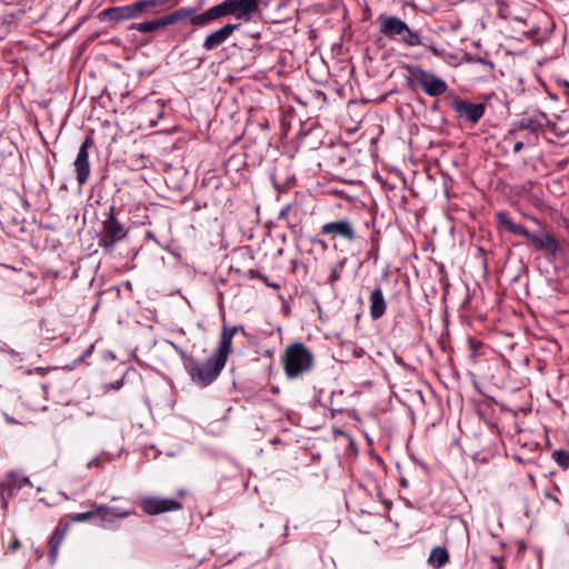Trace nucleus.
Wrapping results in <instances>:
<instances>
[{"label": "nucleus", "instance_id": "obj_22", "mask_svg": "<svg viewBox=\"0 0 569 569\" xmlns=\"http://www.w3.org/2000/svg\"><path fill=\"white\" fill-rule=\"evenodd\" d=\"M131 29H134L141 33H151L160 28H159L158 20L153 19L150 21L134 23V24H132Z\"/></svg>", "mask_w": 569, "mask_h": 569}, {"label": "nucleus", "instance_id": "obj_24", "mask_svg": "<svg viewBox=\"0 0 569 569\" xmlns=\"http://www.w3.org/2000/svg\"><path fill=\"white\" fill-rule=\"evenodd\" d=\"M552 458L562 468L569 467V452L565 450H557L552 453Z\"/></svg>", "mask_w": 569, "mask_h": 569}, {"label": "nucleus", "instance_id": "obj_17", "mask_svg": "<svg viewBox=\"0 0 569 569\" xmlns=\"http://www.w3.org/2000/svg\"><path fill=\"white\" fill-rule=\"evenodd\" d=\"M370 317L373 320H378L382 318V316L386 313L387 310V302L383 297L382 289L380 287H377L372 290L370 297Z\"/></svg>", "mask_w": 569, "mask_h": 569}, {"label": "nucleus", "instance_id": "obj_16", "mask_svg": "<svg viewBox=\"0 0 569 569\" xmlns=\"http://www.w3.org/2000/svg\"><path fill=\"white\" fill-rule=\"evenodd\" d=\"M94 515L101 521L112 522L116 519H123L131 515L130 511L122 510L117 507H107L94 502Z\"/></svg>", "mask_w": 569, "mask_h": 569}, {"label": "nucleus", "instance_id": "obj_20", "mask_svg": "<svg viewBox=\"0 0 569 569\" xmlns=\"http://www.w3.org/2000/svg\"><path fill=\"white\" fill-rule=\"evenodd\" d=\"M449 561V553L443 547H435L428 558L429 565L435 569H440Z\"/></svg>", "mask_w": 569, "mask_h": 569}, {"label": "nucleus", "instance_id": "obj_1", "mask_svg": "<svg viewBox=\"0 0 569 569\" xmlns=\"http://www.w3.org/2000/svg\"><path fill=\"white\" fill-rule=\"evenodd\" d=\"M379 31L389 40L397 41L407 47L422 44L418 31L411 29L402 19L397 16L382 13L378 17Z\"/></svg>", "mask_w": 569, "mask_h": 569}, {"label": "nucleus", "instance_id": "obj_31", "mask_svg": "<svg viewBox=\"0 0 569 569\" xmlns=\"http://www.w3.org/2000/svg\"><path fill=\"white\" fill-rule=\"evenodd\" d=\"M522 149H523V142H521V141H518V142L513 146V152H515V153L520 152Z\"/></svg>", "mask_w": 569, "mask_h": 569}, {"label": "nucleus", "instance_id": "obj_10", "mask_svg": "<svg viewBox=\"0 0 569 569\" xmlns=\"http://www.w3.org/2000/svg\"><path fill=\"white\" fill-rule=\"evenodd\" d=\"M93 146L91 137H87L81 143L76 160L73 162L77 181L79 186L87 183L90 177L89 149Z\"/></svg>", "mask_w": 569, "mask_h": 569}, {"label": "nucleus", "instance_id": "obj_6", "mask_svg": "<svg viewBox=\"0 0 569 569\" xmlns=\"http://www.w3.org/2000/svg\"><path fill=\"white\" fill-rule=\"evenodd\" d=\"M222 360L212 355L204 362H193L190 366L191 379L201 387L209 386L224 368Z\"/></svg>", "mask_w": 569, "mask_h": 569}, {"label": "nucleus", "instance_id": "obj_18", "mask_svg": "<svg viewBox=\"0 0 569 569\" xmlns=\"http://www.w3.org/2000/svg\"><path fill=\"white\" fill-rule=\"evenodd\" d=\"M194 12H196V9L191 8V7L179 8L166 16L157 18L159 28L163 29L169 26H172L181 20H184V19L191 17Z\"/></svg>", "mask_w": 569, "mask_h": 569}, {"label": "nucleus", "instance_id": "obj_5", "mask_svg": "<svg viewBox=\"0 0 569 569\" xmlns=\"http://www.w3.org/2000/svg\"><path fill=\"white\" fill-rule=\"evenodd\" d=\"M261 0H223L218 3L221 18L233 16L238 20L249 22L259 12Z\"/></svg>", "mask_w": 569, "mask_h": 569}, {"label": "nucleus", "instance_id": "obj_9", "mask_svg": "<svg viewBox=\"0 0 569 569\" xmlns=\"http://www.w3.org/2000/svg\"><path fill=\"white\" fill-rule=\"evenodd\" d=\"M452 109L458 118L476 124L483 117L486 106L483 103H472L461 98H456L452 101Z\"/></svg>", "mask_w": 569, "mask_h": 569}, {"label": "nucleus", "instance_id": "obj_26", "mask_svg": "<svg viewBox=\"0 0 569 569\" xmlns=\"http://www.w3.org/2000/svg\"><path fill=\"white\" fill-rule=\"evenodd\" d=\"M111 460H112L111 456H109V455H102V456H99V457L93 458V459L88 463V467H89V468H91V467L101 468V467H103L106 463L111 462Z\"/></svg>", "mask_w": 569, "mask_h": 569}, {"label": "nucleus", "instance_id": "obj_28", "mask_svg": "<svg viewBox=\"0 0 569 569\" xmlns=\"http://www.w3.org/2000/svg\"><path fill=\"white\" fill-rule=\"evenodd\" d=\"M21 547V542L19 540V538L12 533V538H11V541L9 542L8 547H7V552L8 553H13L16 552L19 548Z\"/></svg>", "mask_w": 569, "mask_h": 569}, {"label": "nucleus", "instance_id": "obj_19", "mask_svg": "<svg viewBox=\"0 0 569 569\" xmlns=\"http://www.w3.org/2000/svg\"><path fill=\"white\" fill-rule=\"evenodd\" d=\"M189 18H190V23L193 27H204L216 20L221 19V14H220V9L218 8V4H216L200 14H196V12H194Z\"/></svg>", "mask_w": 569, "mask_h": 569}, {"label": "nucleus", "instance_id": "obj_4", "mask_svg": "<svg viewBox=\"0 0 569 569\" xmlns=\"http://www.w3.org/2000/svg\"><path fill=\"white\" fill-rule=\"evenodd\" d=\"M408 81L412 87H419L423 92L430 97L443 94L448 90V84L445 80L436 74L423 70L419 66L407 67Z\"/></svg>", "mask_w": 569, "mask_h": 569}, {"label": "nucleus", "instance_id": "obj_35", "mask_svg": "<svg viewBox=\"0 0 569 569\" xmlns=\"http://www.w3.org/2000/svg\"><path fill=\"white\" fill-rule=\"evenodd\" d=\"M315 243L320 244L323 249H327V243L323 240H313Z\"/></svg>", "mask_w": 569, "mask_h": 569}, {"label": "nucleus", "instance_id": "obj_34", "mask_svg": "<svg viewBox=\"0 0 569 569\" xmlns=\"http://www.w3.org/2000/svg\"><path fill=\"white\" fill-rule=\"evenodd\" d=\"M479 61L486 66H488L490 69H493V64L492 62L490 61H487V60H483V59H479Z\"/></svg>", "mask_w": 569, "mask_h": 569}, {"label": "nucleus", "instance_id": "obj_36", "mask_svg": "<svg viewBox=\"0 0 569 569\" xmlns=\"http://www.w3.org/2000/svg\"><path fill=\"white\" fill-rule=\"evenodd\" d=\"M470 343H471L472 348H477V346L479 345V343H477V342H476V341H473V340H471V341H470Z\"/></svg>", "mask_w": 569, "mask_h": 569}, {"label": "nucleus", "instance_id": "obj_33", "mask_svg": "<svg viewBox=\"0 0 569 569\" xmlns=\"http://www.w3.org/2000/svg\"><path fill=\"white\" fill-rule=\"evenodd\" d=\"M546 497H547L548 499H550V500L555 501L556 503H560L559 499H558L556 496H553L552 493H550V492H547V493H546Z\"/></svg>", "mask_w": 569, "mask_h": 569}, {"label": "nucleus", "instance_id": "obj_2", "mask_svg": "<svg viewBox=\"0 0 569 569\" xmlns=\"http://www.w3.org/2000/svg\"><path fill=\"white\" fill-rule=\"evenodd\" d=\"M281 361L286 376L289 379H297L311 371L315 357L305 345L296 342L286 348Z\"/></svg>", "mask_w": 569, "mask_h": 569}, {"label": "nucleus", "instance_id": "obj_32", "mask_svg": "<svg viewBox=\"0 0 569 569\" xmlns=\"http://www.w3.org/2000/svg\"><path fill=\"white\" fill-rule=\"evenodd\" d=\"M250 277L251 278H259L261 280H266V277L261 276L259 272L253 271V270L250 271Z\"/></svg>", "mask_w": 569, "mask_h": 569}, {"label": "nucleus", "instance_id": "obj_3", "mask_svg": "<svg viewBox=\"0 0 569 569\" xmlns=\"http://www.w3.org/2000/svg\"><path fill=\"white\" fill-rule=\"evenodd\" d=\"M498 222L503 226L508 231L527 238L536 250H543L548 253L555 254L560 250L558 240L550 233L533 234L529 232L523 226L515 223L507 213H497Z\"/></svg>", "mask_w": 569, "mask_h": 569}, {"label": "nucleus", "instance_id": "obj_12", "mask_svg": "<svg viewBox=\"0 0 569 569\" xmlns=\"http://www.w3.org/2000/svg\"><path fill=\"white\" fill-rule=\"evenodd\" d=\"M239 28V24L228 23L216 30L214 32L208 34L203 41V48L207 51H211L227 41L232 33Z\"/></svg>", "mask_w": 569, "mask_h": 569}, {"label": "nucleus", "instance_id": "obj_13", "mask_svg": "<svg viewBox=\"0 0 569 569\" xmlns=\"http://www.w3.org/2000/svg\"><path fill=\"white\" fill-rule=\"evenodd\" d=\"M69 530V521L64 518L60 519L58 526L56 527L52 536L49 539V552L48 557L50 561L56 562L59 553V548Z\"/></svg>", "mask_w": 569, "mask_h": 569}, {"label": "nucleus", "instance_id": "obj_30", "mask_svg": "<svg viewBox=\"0 0 569 569\" xmlns=\"http://www.w3.org/2000/svg\"><path fill=\"white\" fill-rule=\"evenodd\" d=\"M340 271L338 270V268H333L331 270V273H330V277H329V282L333 283L336 282L337 280L340 279Z\"/></svg>", "mask_w": 569, "mask_h": 569}, {"label": "nucleus", "instance_id": "obj_29", "mask_svg": "<svg viewBox=\"0 0 569 569\" xmlns=\"http://www.w3.org/2000/svg\"><path fill=\"white\" fill-rule=\"evenodd\" d=\"M153 2L158 8H162L169 3L177 4L178 0H153Z\"/></svg>", "mask_w": 569, "mask_h": 569}, {"label": "nucleus", "instance_id": "obj_8", "mask_svg": "<svg viewBox=\"0 0 569 569\" xmlns=\"http://www.w3.org/2000/svg\"><path fill=\"white\" fill-rule=\"evenodd\" d=\"M320 232L323 236H329L331 240L340 238L348 242H353L357 237L355 224L348 219L327 222L321 227Z\"/></svg>", "mask_w": 569, "mask_h": 569}, {"label": "nucleus", "instance_id": "obj_7", "mask_svg": "<svg viewBox=\"0 0 569 569\" xmlns=\"http://www.w3.org/2000/svg\"><path fill=\"white\" fill-rule=\"evenodd\" d=\"M138 503L141 510L149 516L178 511L182 508V505L174 499L154 496L143 497Z\"/></svg>", "mask_w": 569, "mask_h": 569}, {"label": "nucleus", "instance_id": "obj_21", "mask_svg": "<svg viewBox=\"0 0 569 569\" xmlns=\"http://www.w3.org/2000/svg\"><path fill=\"white\" fill-rule=\"evenodd\" d=\"M27 485H30L29 478L11 473L7 481L3 483V487L8 491V495L12 496L16 491Z\"/></svg>", "mask_w": 569, "mask_h": 569}, {"label": "nucleus", "instance_id": "obj_11", "mask_svg": "<svg viewBox=\"0 0 569 569\" xmlns=\"http://www.w3.org/2000/svg\"><path fill=\"white\" fill-rule=\"evenodd\" d=\"M102 232L103 237L101 239V246L104 248L112 247L127 234L123 224L114 217L113 208L110 209L108 218L103 221Z\"/></svg>", "mask_w": 569, "mask_h": 569}, {"label": "nucleus", "instance_id": "obj_14", "mask_svg": "<svg viewBox=\"0 0 569 569\" xmlns=\"http://www.w3.org/2000/svg\"><path fill=\"white\" fill-rule=\"evenodd\" d=\"M102 14L108 17L111 20L120 21V20H132L137 19L140 16L137 2L122 6V7H111L103 10Z\"/></svg>", "mask_w": 569, "mask_h": 569}, {"label": "nucleus", "instance_id": "obj_37", "mask_svg": "<svg viewBox=\"0 0 569 569\" xmlns=\"http://www.w3.org/2000/svg\"><path fill=\"white\" fill-rule=\"evenodd\" d=\"M36 555H37L38 559L42 557V552H40V551H36Z\"/></svg>", "mask_w": 569, "mask_h": 569}, {"label": "nucleus", "instance_id": "obj_15", "mask_svg": "<svg viewBox=\"0 0 569 569\" xmlns=\"http://www.w3.org/2000/svg\"><path fill=\"white\" fill-rule=\"evenodd\" d=\"M238 331V327H223L219 345L216 349V351L212 353L213 357H216L219 360H222V362L226 365L227 358L229 353L231 352V343L232 339Z\"/></svg>", "mask_w": 569, "mask_h": 569}, {"label": "nucleus", "instance_id": "obj_27", "mask_svg": "<svg viewBox=\"0 0 569 569\" xmlns=\"http://www.w3.org/2000/svg\"><path fill=\"white\" fill-rule=\"evenodd\" d=\"M291 211H292V206L287 204L284 208L281 209V211L279 213V220L284 221L288 226H291L290 219H289Z\"/></svg>", "mask_w": 569, "mask_h": 569}, {"label": "nucleus", "instance_id": "obj_23", "mask_svg": "<svg viewBox=\"0 0 569 569\" xmlns=\"http://www.w3.org/2000/svg\"><path fill=\"white\" fill-rule=\"evenodd\" d=\"M74 522H83L96 517L94 503L91 505L90 510L80 513H73L68 516Z\"/></svg>", "mask_w": 569, "mask_h": 569}, {"label": "nucleus", "instance_id": "obj_25", "mask_svg": "<svg viewBox=\"0 0 569 569\" xmlns=\"http://www.w3.org/2000/svg\"><path fill=\"white\" fill-rule=\"evenodd\" d=\"M136 2H137V6H138L140 16H142L144 13H148V12H150V11H152V10L158 8L154 4L153 0H138Z\"/></svg>", "mask_w": 569, "mask_h": 569}]
</instances>
